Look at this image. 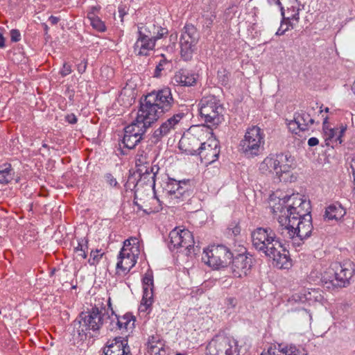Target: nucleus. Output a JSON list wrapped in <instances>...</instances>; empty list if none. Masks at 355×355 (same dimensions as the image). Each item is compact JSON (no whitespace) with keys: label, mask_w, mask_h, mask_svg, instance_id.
<instances>
[{"label":"nucleus","mask_w":355,"mask_h":355,"mask_svg":"<svg viewBox=\"0 0 355 355\" xmlns=\"http://www.w3.org/2000/svg\"><path fill=\"white\" fill-rule=\"evenodd\" d=\"M319 144V140L316 137H311L308 140V145L311 147L317 146Z\"/></svg>","instance_id":"nucleus-52"},{"label":"nucleus","mask_w":355,"mask_h":355,"mask_svg":"<svg viewBox=\"0 0 355 355\" xmlns=\"http://www.w3.org/2000/svg\"><path fill=\"white\" fill-rule=\"evenodd\" d=\"M143 288H153V275L151 270H148L142 279Z\"/></svg>","instance_id":"nucleus-41"},{"label":"nucleus","mask_w":355,"mask_h":355,"mask_svg":"<svg viewBox=\"0 0 355 355\" xmlns=\"http://www.w3.org/2000/svg\"><path fill=\"white\" fill-rule=\"evenodd\" d=\"M280 347V351H282L284 355H307L306 351L302 348H298L297 347Z\"/></svg>","instance_id":"nucleus-38"},{"label":"nucleus","mask_w":355,"mask_h":355,"mask_svg":"<svg viewBox=\"0 0 355 355\" xmlns=\"http://www.w3.org/2000/svg\"><path fill=\"white\" fill-rule=\"evenodd\" d=\"M277 168V178L279 181L286 182L291 170L295 168V159L289 152L274 154Z\"/></svg>","instance_id":"nucleus-16"},{"label":"nucleus","mask_w":355,"mask_h":355,"mask_svg":"<svg viewBox=\"0 0 355 355\" xmlns=\"http://www.w3.org/2000/svg\"><path fill=\"white\" fill-rule=\"evenodd\" d=\"M105 317V309H99L96 306L92 308L87 312H82L80 314L79 329L78 330L80 336H87L89 331L98 334L100 329L104 324Z\"/></svg>","instance_id":"nucleus-11"},{"label":"nucleus","mask_w":355,"mask_h":355,"mask_svg":"<svg viewBox=\"0 0 355 355\" xmlns=\"http://www.w3.org/2000/svg\"><path fill=\"white\" fill-rule=\"evenodd\" d=\"M233 258L231 250L223 245H212L204 251L202 260L210 267L218 269L228 266Z\"/></svg>","instance_id":"nucleus-12"},{"label":"nucleus","mask_w":355,"mask_h":355,"mask_svg":"<svg viewBox=\"0 0 355 355\" xmlns=\"http://www.w3.org/2000/svg\"><path fill=\"white\" fill-rule=\"evenodd\" d=\"M326 128H330L328 123V118L326 117L324 119L323 123H322V130H324Z\"/></svg>","instance_id":"nucleus-60"},{"label":"nucleus","mask_w":355,"mask_h":355,"mask_svg":"<svg viewBox=\"0 0 355 355\" xmlns=\"http://www.w3.org/2000/svg\"><path fill=\"white\" fill-rule=\"evenodd\" d=\"M118 12L119 17L123 21V17L127 14L126 7L123 5H121L118 7Z\"/></svg>","instance_id":"nucleus-50"},{"label":"nucleus","mask_w":355,"mask_h":355,"mask_svg":"<svg viewBox=\"0 0 355 355\" xmlns=\"http://www.w3.org/2000/svg\"><path fill=\"white\" fill-rule=\"evenodd\" d=\"M87 68V61H84L78 64V71L79 73H83L85 71V69Z\"/></svg>","instance_id":"nucleus-53"},{"label":"nucleus","mask_w":355,"mask_h":355,"mask_svg":"<svg viewBox=\"0 0 355 355\" xmlns=\"http://www.w3.org/2000/svg\"><path fill=\"white\" fill-rule=\"evenodd\" d=\"M104 252L101 250H92L90 252V258L88 260V263L91 266L96 265L104 255Z\"/></svg>","instance_id":"nucleus-39"},{"label":"nucleus","mask_w":355,"mask_h":355,"mask_svg":"<svg viewBox=\"0 0 355 355\" xmlns=\"http://www.w3.org/2000/svg\"><path fill=\"white\" fill-rule=\"evenodd\" d=\"M354 274L353 262L334 263L324 272L321 281L327 288L346 287Z\"/></svg>","instance_id":"nucleus-5"},{"label":"nucleus","mask_w":355,"mask_h":355,"mask_svg":"<svg viewBox=\"0 0 355 355\" xmlns=\"http://www.w3.org/2000/svg\"><path fill=\"white\" fill-rule=\"evenodd\" d=\"M135 317L130 313L119 317L114 313V311H112L111 315L105 312L103 325L110 331H116L117 330L128 331L135 327Z\"/></svg>","instance_id":"nucleus-15"},{"label":"nucleus","mask_w":355,"mask_h":355,"mask_svg":"<svg viewBox=\"0 0 355 355\" xmlns=\"http://www.w3.org/2000/svg\"><path fill=\"white\" fill-rule=\"evenodd\" d=\"M135 191L134 204L137 206L140 210L144 209V207L149 202V198L152 197V191H146V189L134 188Z\"/></svg>","instance_id":"nucleus-28"},{"label":"nucleus","mask_w":355,"mask_h":355,"mask_svg":"<svg viewBox=\"0 0 355 355\" xmlns=\"http://www.w3.org/2000/svg\"><path fill=\"white\" fill-rule=\"evenodd\" d=\"M291 19H288L287 17L284 16L283 17V20L282 21L280 27L276 32L277 35H284L288 30H289L290 27H292V25L290 22Z\"/></svg>","instance_id":"nucleus-42"},{"label":"nucleus","mask_w":355,"mask_h":355,"mask_svg":"<svg viewBox=\"0 0 355 355\" xmlns=\"http://www.w3.org/2000/svg\"><path fill=\"white\" fill-rule=\"evenodd\" d=\"M104 355H131L128 345V340L116 337L109 340L103 350Z\"/></svg>","instance_id":"nucleus-21"},{"label":"nucleus","mask_w":355,"mask_h":355,"mask_svg":"<svg viewBox=\"0 0 355 355\" xmlns=\"http://www.w3.org/2000/svg\"><path fill=\"white\" fill-rule=\"evenodd\" d=\"M219 78L223 85H226L227 83V77L225 75H223V77L219 76Z\"/></svg>","instance_id":"nucleus-61"},{"label":"nucleus","mask_w":355,"mask_h":355,"mask_svg":"<svg viewBox=\"0 0 355 355\" xmlns=\"http://www.w3.org/2000/svg\"><path fill=\"white\" fill-rule=\"evenodd\" d=\"M200 115L210 125H217L223 120L224 107L214 95L203 96L198 104Z\"/></svg>","instance_id":"nucleus-8"},{"label":"nucleus","mask_w":355,"mask_h":355,"mask_svg":"<svg viewBox=\"0 0 355 355\" xmlns=\"http://www.w3.org/2000/svg\"><path fill=\"white\" fill-rule=\"evenodd\" d=\"M172 184L175 186V190L171 191V196H174L175 198L184 200L189 198L191 192L187 182L173 180Z\"/></svg>","instance_id":"nucleus-27"},{"label":"nucleus","mask_w":355,"mask_h":355,"mask_svg":"<svg viewBox=\"0 0 355 355\" xmlns=\"http://www.w3.org/2000/svg\"><path fill=\"white\" fill-rule=\"evenodd\" d=\"M159 171V167H144L137 168L136 173L138 174V179L135 175H129L125 188L126 191H133L134 188L146 189V191H154L155 187V176Z\"/></svg>","instance_id":"nucleus-10"},{"label":"nucleus","mask_w":355,"mask_h":355,"mask_svg":"<svg viewBox=\"0 0 355 355\" xmlns=\"http://www.w3.org/2000/svg\"><path fill=\"white\" fill-rule=\"evenodd\" d=\"M107 306H108V308L110 309L111 311V314H112V311H113V309L112 307V303H111V299L110 297H109L108 300H107Z\"/></svg>","instance_id":"nucleus-62"},{"label":"nucleus","mask_w":355,"mask_h":355,"mask_svg":"<svg viewBox=\"0 0 355 355\" xmlns=\"http://www.w3.org/2000/svg\"><path fill=\"white\" fill-rule=\"evenodd\" d=\"M143 297L141 304L146 306L147 309L153 302V288H144Z\"/></svg>","instance_id":"nucleus-37"},{"label":"nucleus","mask_w":355,"mask_h":355,"mask_svg":"<svg viewBox=\"0 0 355 355\" xmlns=\"http://www.w3.org/2000/svg\"><path fill=\"white\" fill-rule=\"evenodd\" d=\"M153 195L149 198V202L146 205L143 211L146 213L158 212L162 209V201L156 196L155 191Z\"/></svg>","instance_id":"nucleus-32"},{"label":"nucleus","mask_w":355,"mask_h":355,"mask_svg":"<svg viewBox=\"0 0 355 355\" xmlns=\"http://www.w3.org/2000/svg\"><path fill=\"white\" fill-rule=\"evenodd\" d=\"M186 153L191 155H198L206 164H210L218 159L220 147L218 141L210 140L207 142L201 143L198 148L193 147L187 148Z\"/></svg>","instance_id":"nucleus-14"},{"label":"nucleus","mask_w":355,"mask_h":355,"mask_svg":"<svg viewBox=\"0 0 355 355\" xmlns=\"http://www.w3.org/2000/svg\"><path fill=\"white\" fill-rule=\"evenodd\" d=\"M226 304L228 307L234 308L237 304V301L234 297H229L226 300Z\"/></svg>","instance_id":"nucleus-51"},{"label":"nucleus","mask_w":355,"mask_h":355,"mask_svg":"<svg viewBox=\"0 0 355 355\" xmlns=\"http://www.w3.org/2000/svg\"><path fill=\"white\" fill-rule=\"evenodd\" d=\"M3 166L0 169V184H7L13 178L12 168L10 164H6Z\"/></svg>","instance_id":"nucleus-35"},{"label":"nucleus","mask_w":355,"mask_h":355,"mask_svg":"<svg viewBox=\"0 0 355 355\" xmlns=\"http://www.w3.org/2000/svg\"><path fill=\"white\" fill-rule=\"evenodd\" d=\"M268 3L271 6L277 7L279 3H281V0H267Z\"/></svg>","instance_id":"nucleus-58"},{"label":"nucleus","mask_w":355,"mask_h":355,"mask_svg":"<svg viewBox=\"0 0 355 355\" xmlns=\"http://www.w3.org/2000/svg\"><path fill=\"white\" fill-rule=\"evenodd\" d=\"M345 130L346 128L343 126L340 128H326L324 130H323L325 145L334 148V146L340 144L343 141L342 137Z\"/></svg>","instance_id":"nucleus-24"},{"label":"nucleus","mask_w":355,"mask_h":355,"mask_svg":"<svg viewBox=\"0 0 355 355\" xmlns=\"http://www.w3.org/2000/svg\"><path fill=\"white\" fill-rule=\"evenodd\" d=\"M252 266V259L243 254L232 258L230 268L235 277L242 278L248 275Z\"/></svg>","instance_id":"nucleus-20"},{"label":"nucleus","mask_w":355,"mask_h":355,"mask_svg":"<svg viewBox=\"0 0 355 355\" xmlns=\"http://www.w3.org/2000/svg\"><path fill=\"white\" fill-rule=\"evenodd\" d=\"M232 232H233V233L234 234H238L240 232V227H235Z\"/></svg>","instance_id":"nucleus-64"},{"label":"nucleus","mask_w":355,"mask_h":355,"mask_svg":"<svg viewBox=\"0 0 355 355\" xmlns=\"http://www.w3.org/2000/svg\"><path fill=\"white\" fill-rule=\"evenodd\" d=\"M264 137L263 131L259 127L254 125L248 128L240 141L239 151L248 159L259 156L263 150Z\"/></svg>","instance_id":"nucleus-7"},{"label":"nucleus","mask_w":355,"mask_h":355,"mask_svg":"<svg viewBox=\"0 0 355 355\" xmlns=\"http://www.w3.org/2000/svg\"><path fill=\"white\" fill-rule=\"evenodd\" d=\"M174 180L173 179H171L169 182L167 184V189L168 193L171 196V191L175 190V186L174 184H172V181Z\"/></svg>","instance_id":"nucleus-54"},{"label":"nucleus","mask_w":355,"mask_h":355,"mask_svg":"<svg viewBox=\"0 0 355 355\" xmlns=\"http://www.w3.org/2000/svg\"><path fill=\"white\" fill-rule=\"evenodd\" d=\"M87 243L88 241L85 239L78 241V245L74 248V252L76 253H78L79 251L87 249Z\"/></svg>","instance_id":"nucleus-45"},{"label":"nucleus","mask_w":355,"mask_h":355,"mask_svg":"<svg viewBox=\"0 0 355 355\" xmlns=\"http://www.w3.org/2000/svg\"><path fill=\"white\" fill-rule=\"evenodd\" d=\"M10 39L13 42H17L21 40V33L17 29H12L10 31Z\"/></svg>","instance_id":"nucleus-46"},{"label":"nucleus","mask_w":355,"mask_h":355,"mask_svg":"<svg viewBox=\"0 0 355 355\" xmlns=\"http://www.w3.org/2000/svg\"><path fill=\"white\" fill-rule=\"evenodd\" d=\"M250 345L245 339L217 337L207 346V355H249Z\"/></svg>","instance_id":"nucleus-6"},{"label":"nucleus","mask_w":355,"mask_h":355,"mask_svg":"<svg viewBox=\"0 0 355 355\" xmlns=\"http://www.w3.org/2000/svg\"><path fill=\"white\" fill-rule=\"evenodd\" d=\"M65 119H66V121H67L70 124H75L77 123V117L76 116V115L74 114H67L66 116H65Z\"/></svg>","instance_id":"nucleus-49"},{"label":"nucleus","mask_w":355,"mask_h":355,"mask_svg":"<svg viewBox=\"0 0 355 355\" xmlns=\"http://www.w3.org/2000/svg\"><path fill=\"white\" fill-rule=\"evenodd\" d=\"M176 104L171 89L164 87L146 95L144 102H141L140 108L157 121L162 114L172 110Z\"/></svg>","instance_id":"nucleus-3"},{"label":"nucleus","mask_w":355,"mask_h":355,"mask_svg":"<svg viewBox=\"0 0 355 355\" xmlns=\"http://www.w3.org/2000/svg\"><path fill=\"white\" fill-rule=\"evenodd\" d=\"M156 120L150 116L149 114L144 111L141 108H139L137 116L136 119L128 125H127L124 130H131L132 128V133H137V135L139 137L141 136L142 139H144V136L147 129L150 127V125L155 122Z\"/></svg>","instance_id":"nucleus-19"},{"label":"nucleus","mask_w":355,"mask_h":355,"mask_svg":"<svg viewBox=\"0 0 355 355\" xmlns=\"http://www.w3.org/2000/svg\"><path fill=\"white\" fill-rule=\"evenodd\" d=\"M87 19L94 29L98 32H105L106 31L104 22L98 16H96L94 12H88Z\"/></svg>","instance_id":"nucleus-33"},{"label":"nucleus","mask_w":355,"mask_h":355,"mask_svg":"<svg viewBox=\"0 0 355 355\" xmlns=\"http://www.w3.org/2000/svg\"><path fill=\"white\" fill-rule=\"evenodd\" d=\"M282 347H295V345H283L282 344H278L277 347L276 345L270 346L268 347L267 352H263L261 355H284V354L280 351L279 348Z\"/></svg>","instance_id":"nucleus-40"},{"label":"nucleus","mask_w":355,"mask_h":355,"mask_svg":"<svg viewBox=\"0 0 355 355\" xmlns=\"http://www.w3.org/2000/svg\"><path fill=\"white\" fill-rule=\"evenodd\" d=\"M272 209L286 243L300 246L311 236L313 229L311 207L302 196L297 193L285 196Z\"/></svg>","instance_id":"nucleus-1"},{"label":"nucleus","mask_w":355,"mask_h":355,"mask_svg":"<svg viewBox=\"0 0 355 355\" xmlns=\"http://www.w3.org/2000/svg\"><path fill=\"white\" fill-rule=\"evenodd\" d=\"M168 33L166 28L152 24L138 26L137 38L134 44V52L139 56H148L155 49L158 40Z\"/></svg>","instance_id":"nucleus-4"},{"label":"nucleus","mask_w":355,"mask_h":355,"mask_svg":"<svg viewBox=\"0 0 355 355\" xmlns=\"http://www.w3.org/2000/svg\"><path fill=\"white\" fill-rule=\"evenodd\" d=\"M294 116L297 121L298 125L300 126L302 131L307 130L314 123V119L311 118L309 113L305 112L295 114Z\"/></svg>","instance_id":"nucleus-31"},{"label":"nucleus","mask_w":355,"mask_h":355,"mask_svg":"<svg viewBox=\"0 0 355 355\" xmlns=\"http://www.w3.org/2000/svg\"><path fill=\"white\" fill-rule=\"evenodd\" d=\"M71 65L68 63H64L63 67L60 71V74L62 76H66L71 73Z\"/></svg>","instance_id":"nucleus-48"},{"label":"nucleus","mask_w":355,"mask_h":355,"mask_svg":"<svg viewBox=\"0 0 355 355\" xmlns=\"http://www.w3.org/2000/svg\"><path fill=\"white\" fill-rule=\"evenodd\" d=\"M198 40L199 34L196 28L191 24H185L180 39V55L184 60H191Z\"/></svg>","instance_id":"nucleus-13"},{"label":"nucleus","mask_w":355,"mask_h":355,"mask_svg":"<svg viewBox=\"0 0 355 355\" xmlns=\"http://www.w3.org/2000/svg\"><path fill=\"white\" fill-rule=\"evenodd\" d=\"M346 214L345 209L339 202L329 205L325 209L324 220L338 221Z\"/></svg>","instance_id":"nucleus-26"},{"label":"nucleus","mask_w":355,"mask_h":355,"mask_svg":"<svg viewBox=\"0 0 355 355\" xmlns=\"http://www.w3.org/2000/svg\"><path fill=\"white\" fill-rule=\"evenodd\" d=\"M200 144L199 139L194 136L184 137L180 141V148L186 153L187 148H198Z\"/></svg>","instance_id":"nucleus-34"},{"label":"nucleus","mask_w":355,"mask_h":355,"mask_svg":"<svg viewBox=\"0 0 355 355\" xmlns=\"http://www.w3.org/2000/svg\"><path fill=\"white\" fill-rule=\"evenodd\" d=\"M5 47V38L1 33H0V48Z\"/></svg>","instance_id":"nucleus-59"},{"label":"nucleus","mask_w":355,"mask_h":355,"mask_svg":"<svg viewBox=\"0 0 355 355\" xmlns=\"http://www.w3.org/2000/svg\"><path fill=\"white\" fill-rule=\"evenodd\" d=\"M60 19L57 17H55V16H50L49 18V21L50 22V24L51 25H55L58 23Z\"/></svg>","instance_id":"nucleus-55"},{"label":"nucleus","mask_w":355,"mask_h":355,"mask_svg":"<svg viewBox=\"0 0 355 355\" xmlns=\"http://www.w3.org/2000/svg\"><path fill=\"white\" fill-rule=\"evenodd\" d=\"M197 78V74L186 69H180L175 73L172 83L174 85L191 87L196 83Z\"/></svg>","instance_id":"nucleus-22"},{"label":"nucleus","mask_w":355,"mask_h":355,"mask_svg":"<svg viewBox=\"0 0 355 355\" xmlns=\"http://www.w3.org/2000/svg\"><path fill=\"white\" fill-rule=\"evenodd\" d=\"M135 164L137 168L144 167H152L150 166V161L148 160V154L143 150H139L135 157Z\"/></svg>","instance_id":"nucleus-36"},{"label":"nucleus","mask_w":355,"mask_h":355,"mask_svg":"<svg viewBox=\"0 0 355 355\" xmlns=\"http://www.w3.org/2000/svg\"><path fill=\"white\" fill-rule=\"evenodd\" d=\"M139 242L137 238H130L123 242L118 256L116 263V273L119 275H125L135 266L139 253Z\"/></svg>","instance_id":"nucleus-9"},{"label":"nucleus","mask_w":355,"mask_h":355,"mask_svg":"<svg viewBox=\"0 0 355 355\" xmlns=\"http://www.w3.org/2000/svg\"><path fill=\"white\" fill-rule=\"evenodd\" d=\"M350 166H351V168L353 171L354 180V183H355V155H354V157H352V159L351 160Z\"/></svg>","instance_id":"nucleus-56"},{"label":"nucleus","mask_w":355,"mask_h":355,"mask_svg":"<svg viewBox=\"0 0 355 355\" xmlns=\"http://www.w3.org/2000/svg\"><path fill=\"white\" fill-rule=\"evenodd\" d=\"M147 352L150 355H166L164 341L161 336L155 334L148 336L146 343Z\"/></svg>","instance_id":"nucleus-23"},{"label":"nucleus","mask_w":355,"mask_h":355,"mask_svg":"<svg viewBox=\"0 0 355 355\" xmlns=\"http://www.w3.org/2000/svg\"><path fill=\"white\" fill-rule=\"evenodd\" d=\"M259 170L260 173L263 175L275 174L277 176V168L274 154H270L259 164Z\"/></svg>","instance_id":"nucleus-29"},{"label":"nucleus","mask_w":355,"mask_h":355,"mask_svg":"<svg viewBox=\"0 0 355 355\" xmlns=\"http://www.w3.org/2000/svg\"><path fill=\"white\" fill-rule=\"evenodd\" d=\"M171 250L178 249L179 248H185L189 251L193 246L194 240L192 233L186 229H180L175 227L169 234Z\"/></svg>","instance_id":"nucleus-17"},{"label":"nucleus","mask_w":355,"mask_h":355,"mask_svg":"<svg viewBox=\"0 0 355 355\" xmlns=\"http://www.w3.org/2000/svg\"><path fill=\"white\" fill-rule=\"evenodd\" d=\"M300 3L298 0H281L277 8L281 10L282 17L285 16V9H286L288 16V19H299Z\"/></svg>","instance_id":"nucleus-25"},{"label":"nucleus","mask_w":355,"mask_h":355,"mask_svg":"<svg viewBox=\"0 0 355 355\" xmlns=\"http://www.w3.org/2000/svg\"><path fill=\"white\" fill-rule=\"evenodd\" d=\"M252 247L261 254L272 259L273 264L280 269L291 266L289 252L284 247L286 239L280 224L278 226L259 227L251 232Z\"/></svg>","instance_id":"nucleus-2"},{"label":"nucleus","mask_w":355,"mask_h":355,"mask_svg":"<svg viewBox=\"0 0 355 355\" xmlns=\"http://www.w3.org/2000/svg\"><path fill=\"white\" fill-rule=\"evenodd\" d=\"M105 179L111 187H116L118 184L116 178H114L111 173H106L105 175Z\"/></svg>","instance_id":"nucleus-47"},{"label":"nucleus","mask_w":355,"mask_h":355,"mask_svg":"<svg viewBox=\"0 0 355 355\" xmlns=\"http://www.w3.org/2000/svg\"><path fill=\"white\" fill-rule=\"evenodd\" d=\"M77 257H80L83 259H85L87 258V253L85 250H83V251H79L78 253H76Z\"/></svg>","instance_id":"nucleus-57"},{"label":"nucleus","mask_w":355,"mask_h":355,"mask_svg":"<svg viewBox=\"0 0 355 355\" xmlns=\"http://www.w3.org/2000/svg\"><path fill=\"white\" fill-rule=\"evenodd\" d=\"M162 59L159 61V64L156 66L154 71V77L158 78L161 76V72L164 69V66L168 63L167 60L162 54Z\"/></svg>","instance_id":"nucleus-43"},{"label":"nucleus","mask_w":355,"mask_h":355,"mask_svg":"<svg viewBox=\"0 0 355 355\" xmlns=\"http://www.w3.org/2000/svg\"><path fill=\"white\" fill-rule=\"evenodd\" d=\"M178 38V34L175 33V35L171 34L170 36L171 41H175Z\"/></svg>","instance_id":"nucleus-63"},{"label":"nucleus","mask_w":355,"mask_h":355,"mask_svg":"<svg viewBox=\"0 0 355 355\" xmlns=\"http://www.w3.org/2000/svg\"><path fill=\"white\" fill-rule=\"evenodd\" d=\"M184 116V113L179 112L164 121L160 126L153 132L150 138L152 142L154 144L158 143L164 137L170 134L171 131L175 130Z\"/></svg>","instance_id":"nucleus-18"},{"label":"nucleus","mask_w":355,"mask_h":355,"mask_svg":"<svg viewBox=\"0 0 355 355\" xmlns=\"http://www.w3.org/2000/svg\"><path fill=\"white\" fill-rule=\"evenodd\" d=\"M288 128L291 132L294 134H298L300 131H302L301 128L298 125V122L296 120L295 117L293 120H291L287 123Z\"/></svg>","instance_id":"nucleus-44"},{"label":"nucleus","mask_w":355,"mask_h":355,"mask_svg":"<svg viewBox=\"0 0 355 355\" xmlns=\"http://www.w3.org/2000/svg\"><path fill=\"white\" fill-rule=\"evenodd\" d=\"M133 130H124V135L122 143L123 146L128 150L133 149L143 139L141 136H138L137 133H132Z\"/></svg>","instance_id":"nucleus-30"}]
</instances>
